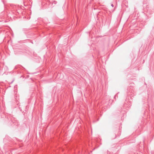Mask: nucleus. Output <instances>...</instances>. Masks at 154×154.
<instances>
[{
  "label": "nucleus",
  "instance_id": "obj_1",
  "mask_svg": "<svg viewBox=\"0 0 154 154\" xmlns=\"http://www.w3.org/2000/svg\"><path fill=\"white\" fill-rule=\"evenodd\" d=\"M112 7H113V5H112Z\"/></svg>",
  "mask_w": 154,
  "mask_h": 154
}]
</instances>
